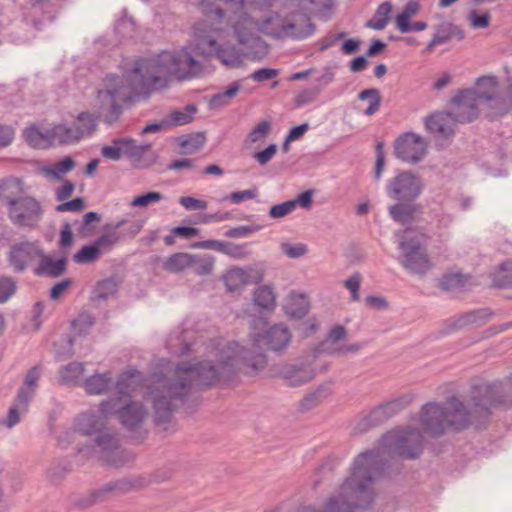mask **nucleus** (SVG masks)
I'll return each instance as SVG.
<instances>
[{
    "instance_id": "7",
    "label": "nucleus",
    "mask_w": 512,
    "mask_h": 512,
    "mask_svg": "<svg viewBox=\"0 0 512 512\" xmlns=\"http://www.w3.org/2000/svg\"><path fill=\"white\" fill-rule=\"evenodd\" d=\"M470 401L473 414L483 418V424L486 425L493 410L512 408V380L505 378L475 384L471 387Z\"/></svg>"
},
{
    "instance_id": "61",
    "label": "nucleus",
    "mask_w": 512,
    "mask_h": 512,
    "mask_svg": "<svg viewBox=\"0 0 512 512\" xmlns=\"http://www.w3.org/2000/svg\"><path fill=\"white\" fill-rule=\"evenodd\" d=\"M271 130V123L269 121L259 122L254 129L248 134L246 142L256 143L267 137Z\"/></svg>"
},
{
    "instance_id": "52",
    "label": "nucleus",
    "mask_w": 512,
    "mask_h": 512,
    "mask_svg": "<svg viewBox=\"0 0 512 512\" xmlns=\"http://www.w3.org/2000/svg\"><path fill=\"white\" fill-rule=\"evenodd\" d=\"M101 256V250L94 244L83 246L74 256V262L78 264H87L96 261Z\"/></svg>"
},
{
    "instance_id": "28",
    "label": "nucleus",
    "mask_w": 512,
    "mask_h": 512,
    "mask_svg": "<svg viewBox=\"0 0 512 512\" xmlns=\"http://www.w3.org/2000/svg\"><path fill=\"white\" fill-rule=\"evenodd\" d=\"M147 484L145 478H122L115 481H110L101 486L105 498L107 499L108 494L116 492L124 494L132 490H138L145 487Z\"/></svg>"
},
{
    "instance_id": "54",
    "label": "nucleus",
    "mask_w": 512,
    "mask_h": 512,
    "mask_svg": "<svg viewBox=\"0 0 512 512\" xmlns=\"http://www.w3.org/2000/svg\"><path fill=\"white\" fill-rule=\"evenodd\" d=\"M254 303L264 309H269L274 306L275 297L273 291L268 286H261L254 292Z\"/></svg>"
},
{
    "instance_id": "20",
    "label": "nucleus",
    "mask_w": 512,
    "mask_h": 512,
    "mask_svg": "<svg viewBox=\"0 0 512 512\" xmlns=\"http://www.w3.org/2000/svg\"><path fill=\"white\" fill-rule=\"evenodd\" d=\"M245 56L246 54L235 45L224 43L218 44L214 57L227 68L236 69L244 66Z\"/></svg>"
},
{
    "instance_id": "16",
    "label": "nucleus",
    "mask_w": 512,
    "mask_h": 512,
    "mask_svg": "<svg viewBox=\"0 0 512 512\" xmlns=\"http://www.w3.org/2000/svg\"><path fill=\"white\" fill-rule=\"evenodd\" d=\"M120 448L117 433L109 428L104 427L93 438L91 449L100 454V458L105 462L116 467L122 464L115 459V454Z\"/></svg>"
},
{
    "instance_id": "58",
    "label": "nucleus",
    "mask_w": 512,
    "mask_h": 512,
    "mask_svg": "<svg viewBox=\"0 0 512 512\" xmlns=\"http://www.w3.org/2000/svg\"><path fill=\"white\" fill-rule=\"evenodd\" d=\"M122 137L114 138L112 140V145L103 146L101 149V154L104 158L119 161L123 154V143Z\"/></svg>"
},
{
    "instance_id": "31",
    "label": "nucleus",
    "mask_w": 512,
    "mask_h": 512,
    "mask_svg": "<svg viewBox=\"0 0 512 512\" xmlns=\"http://www.w3.org/2000/svg\"><path fill=\"white\" fill-rule=\"evenodd\" d=\"M310 310V302L304 294L292 293L290 300L285 306V313L291 319L300 320L304 318Z\"/></svg>"
},
{
    "instance_id": "53",
    "label": "nucleus",
    "mask_w": 512,
    "mask_h": 512,
    "mask_svg": "<svg viewBox=\"0 0 512 512\" xmlns=\"http://www.w3.org/2000/svg\"><path fill=\"white\" fill-rule=\"evenodd\" d=\"M102 110L105 111L103 122L108 125L116 123L123 113V107L114 100H104V109Z\"/></svg>"
},
{
    "instance_id": "18",
    "label": "nucleus",
    "mask_w": 512,
    "mask_h": 512,
    "mask_svg": "<svg viewBox=\"0 0 512 512\" xmlns=\"http://www.w3.org/2000/svg\"><path fill=\"white\" fill-rule=\"evenodd\" d=\"M316 376L312 364L300 362L296 364H286L280 370V377L285 380L290 387H299L310 381Z\"/></svg>"
},
{
    "instance_id": "27",
    "label": "nucleus",
    "mask_w": 512,
    "mask_h": 512,
    "mask_svg": "<svg viewBox=\"0 0 512 512\" xmlns=\"http://www.w3.org/2000/svg\"><path fill=\"white\" fill-rule=\"evenodd\" d=\"M452 118L453 121L457 122L454 119L453 112L444 114V113H435L432 114L425 119V127L426 129L435 134L440 135L442 137H449L454 134L453 128L449 125L448 119Z\"/></svg>"
},
{
    "instance_id": "34",
    "label": "nucleus",
    "mask_w": 512,
    "mask_h": 512,
    "mask_svg": "<svg viewBox=\"0 0 512 512\" xmlns=\"http://www.w3.org/2000/svg\"><path fill=\"white\" fill-rule=\"evenodd\" d=\"M206 142L204 132H194L179 136L177 143L183 149L182 154L190 155L200 150Z\"/></svg>"
},
{
    "instance_id": "11",
    "label": "nucleus",
    "mask_w": 512,
    "mask_h": 512,
    "mask_svg": "<svg viewBox=\"0 0 512 512\" xmlns=\"http://www.w3.org/2000/svg\"><path fill=\"white\" fill-rule=\"evenodd\" d=\"M497 96L494 93L479 92L476 93L471 89L460 90L453 98L452 102L455 104L453 111L454 119L458 123H469L475 120L478 115L477 101L495 100Z\"/></svg>"
},
{
    "instance_id": "35",
    "label": "nucleus",
    "mask_w": 512,
    "mask_h": 512,
    "mask_svg": "<svg viewBox=\"0 0 512 512\" xmlns=\"http://www.w3.org/2000/svg\"><path fill=\"white\" fill-rule=\"evenodd\" d=\"M329 386L320 385L316 390L307 393L299 402L301 412H307L317 407L325 398L330 395Z\"/></svg>"
},
{
    "instance_id": "1",
    "label": "nucleus",
    "mask_w": 512,
    "mask_h": 512,
    "mask_svg": "<svg viewBox=\"0 0 512 512\" xmlns=\"http://www.w3.org/2000/svg\"><path fill=\"white\" fill-rule=\"evenodd\" d=\"M241 365L237 342H229L220 351L217 364L207 360L195 364L177 363L171 374L161 375L152 391L155 424L169 423L173 412L186 402L194 385L212 386L220 381H231L240 372Z\"/></svg>"
},
{
    "instance_id": "30",
    "label": "nucleus",
    "mask_w": 512,
    "mask_h": 512,
    "mask_svg": "<svg viewBox=\"0 0 512 512\" xmlns=\"http://www.w3.org/2000/svg\"><path fill=\"white\" fill-rule=\"evenodd\" d=\"M83 385L87 394L101 395L106 393L114 385V382L109 373H97L88 377Z\"/></svg>"
},
{
    "instance_id": "50",
    "label": "nucleus",
    "mask_w": 512,
    "mask_h": 512,
    "mask_svg": "<svg viewBox=\"0 0 512 512\" xmlns=\"http://www.w3.org/2000/svg\"><path fill=\"white\" fill-rule=\"evenodd\" d=\"M413 400V396L410 394L402 395L396 399L388 401L384 404H381L383 409L385 410L388 418H392L405 408H407Z\"/></svg>"
},
{
    "instance_id": "48",
    "label": "nucleus",
    "mask_w": 512,
    "mask_h": 512,
    "mask_svg": "<svg viewBox=\"0 0 512 512\" xmlns=\"http://www.w3.org/2000/svg\"><path fill=\"white\" fill-rule=\"evenodd\" d=\"M75 166V160L70 156H66L52 166L45 168L44 173L46 176L60 179L63 174L73 170Z\"/></svg>"
},
{
    "instance_id": "4",
    "label": "nucleus",
    "mask_w": 512,
    "mask_h": 512,
    "mask_svg": "<svg viewBox=\"0 0 512 512\" xmlns=\"http://www.w3.org/2000/svg\"><path fill=\"white\" fill-rule=\"evenodd\" d=\"M250 337L251 347L239 346V355L244 367L250 368L252 372H259L268 363L265 351L283 353L288 348L292 335L285 325H269L265 319L256 318L251 323Z\"/></svg>"
},
{
    "instance_id": "15",
    "label": "nucleus",
    "mask_w": 512,
    "mask_h": 512,
    "mask_svg": "<svg viewBox=\"0 0 512 512\" xmlns=\"http://www.w3.org/2000/svg\"><path fill=\"white\" fill-rule=\"evenodd\" d=\"M123 155L131 160L137 168H149L156 163L158 155L151 151L152 145L137 144V141L130 137H122Z\"/></svg>"
},
{
    "instance_id": "33",
    "label": "nucleus",
    "mask_w": 512,
    "mask_h": 512,
    "mask_svg": "<svg viewBox=\"0 0 512 512\" xmlns=\"http://www.w3.org/2000/svg\"><path fill=\"white\" fill-rule=\"evenodd\" d=\"M217 40L209 35L198 36L194 44L188 45L197 57L210 58L214 57L218 46Z\"/></svg>"
},
{
    "instance_id": "32",
    "label": "nucleus",
    "mask_w": 512,
    "mask_h": 512,
    "mask_svg": "<svg viewBox=\"0 0 512 512\" xmlns=\"http://www.w3.org/2000/svg\"><path fill=\"white\" fill-rule=\"evenodd\" d=\"M389 420L385 410L381 405L373 408L369 414L364 416L356 425L359 433L367 432L369 429L375 428Z\"/></svg>"
},
{
    "instance_id": "9",
    "label": "nucleus",
    "mask_w": 512,
    "mask_h": 512,
    "mask_svg": "<svg viewBox=\"0 0 512 512\" xmlns=\"http://www.w3.org/2000/svg\"><path fill=\"white\" fill-rule=\"evenodd\" d=\"M99 411L104 417L116 415L119 422L130 431L139 428L147 415V410L141 402H125L122 397H110L102 401Z\"/></svg>"
},
{
    "instance_id": "47",
    "label": "nucleus",
    "mask_w": 512,
    "mask_h": 512,
    "mask_svg": "<svg viewBox=\"0 0 512 512\" xmlns=\"http://www.w3.org/2000/svg\"><path fill=\"white\" fill-rule=\"evenodd\" d=\"M358 99L361 101H364L367 99L370 100L369 106L364 111V114L366 116H371V115L375 114L379 110L381 102H382V97H381L380 91L376 88H369V89L362 90L358 94Z\"/></svg>"
},
{
    "instance_id": "2",
    "label": "nucleus",
    "mask_w": 512,
    "mask_h": 512,
    "mask_svg": "<svg viewBox=\"0 0 512 512\" xmlns=\"http://www.w3.org/2000/svg\"><path fill=\"white\" fill-rule=\"evenodd\" d=\"M204 64L184 46L175 51H162L150 58L135 61L128 82L137 94L151 93L165 84V76H173L179 81L199 78L204 73Z\"/></svg>"
},
{
    "instance_id": "37",
    "label": "nucleus",
    "mask_w": 512,
    "mask_h": 512,
    "mask_svg": "<svg viewBox=\"0 0 512 512\" xmlns=\"http://www.w3.org/2000/svg\"><path fill=\"white\" fill-rule=\"evenodd\" d=\"M470 278L468 274L447 273L438 280V287L447 292L459 291L465 288Z\"/></svg>"
},
{
    "instance_id": "62",
    "label": "nucleus",
    "mask_w": 512,
    "mask_h": 512,
    "mask_svg": "<svg viewBox=\"0 0 512 512\" xmlns=\"http://www.w3.org/2000/svg\"><path fill=\"white\" fill-rule=\"evenodd\" d=\"M281 251L289 258L296 259L305 256L308 253V247L306 244L297 243H282Z\"/></svg>"
},
{
    "instance_id": "63",
    "label": "nucleus",
    "mask_w": 512,
    "mask_h": 512,
    "mask_svg": "<svg viewBox=\"0 0 512 512\" xmlns=\"http://www.w3.org/2000/svg\"><path fill=\"white\" fill-rule=\"evenodd\" d=\"M16 292V282L12 277H0V303L6 302Z\"/></svg>"
},
{
    "instance_id": "24",
    "label": "nucleus",
    "mask_w": 512,
    "mask_h": 512,
    "mask_svg": "<svg viewBox=\"0 0 512 512\" xmlns=\"http://www.w3.org/2000/svg\"><path fill=\"white\" fill-rule=\"evenodd\" d=\"M39 258H41V261L34 269L35 275L57 278L66 273L68 262L66 257L63 256L54 260L43 253V256H40Z\"/></svg>"
},
{
    "instance_id": "59",
    "label": "nucleus",
    "mask_w": 512,
    "mask_h": 512,
    "mask_svg": "<svg viewBox=\"0 0 512 512\" xmlns=\"http://www.w3.org/2000/svg\"><path fill=\"white\" fill-rule=\"evenodd\" d=\"M321 92V87H310L302 90L294 98V105L296 107H302L309 103L314 102Z\"/></svg>"
},
{
    "instance_id": "36",
    "label": "nucleus",
    "mask_w": 512,
    "mask_h": 512,
    "mask_svg": "<svg viewBox=\"0 0 512 512\" xmlns=\"http://www.w3.org/2000/svg\"><path fill=\"white\" fill-rule=\"evenodd\" d=\"M421 9V5L416 0H409L404 6L401 13H399L395 18V24L397 29L401 33L410 32L409 21L411 17L417 15Z\"/></svg>"
},
{
    "instance_id": "55",
    "label": "nucleus",
    "mask_w": 512,
    "mask_h": 512,
    "mask_svg": "<svg viewBox=\"0 0 512 512\" xmlns=\"http://www.w3.org/2000/svg\"><path fill=\"white\" fill-rule=\"evenodd\" d=\"M70 472V465L68 462L53 463L47 470V478L53 484L60 483Z\"/></svg>"
},
{
    "instance_id": "21",
    "label": "nucleus",
    "mask_w": 512,
    "mask_h": 512,
    "mask_svg": "<svg viewBox=\"0 0 512 512\" xmlns=\"http://www.w3.org/2000/svg\"><path fill=\"white\" fill-rule=\"evenodd\" d=\"M103 414L97 415L92 412L82 413L75 422V430L85 436H95L105 427Z\"/></svg>"
},
{
    "instance_id": "8",
    "label": "nucleus",
    "mask_w": 512,
    "mask_h": 512,
    "mask_svg": "<svg viewBox=\"0 0 512 512\" xmlns=\"http://www.w3.org/2000/svg\"><path fill=\"white\" fill-rule=\"evenodd\" d=\"M426 240L424 233H416L413 229L406 228L399 241L402 251L400 263L412 274L424 276L433 266L425 247Z\"/></svg>"
},
{
    "instance_id": "56",
    "label": "nucleus",
    "mask_w": 512,
    "mask_h": 512,
    "mask_svg": "<svg viewBox=\"0 0 512 512\" xmlns=\"http://www.w3.org/2000/svg\"><path fill=\"white\" fill-rule=\"evenodd\" d=\"M283 28L287 33L290 31V35L292 37L296 39H304L314 33L316 26L311 22L309 18H306V24L304 28H299L295 23H287L283 26Z\"/></svg>"
},
{
    "instance_id": "26",
    "label": "nucleus",
    "mask_w": 512,
    "mask_h": 512,
    "mask_svg": "<svg viewBox=\"0 0 512 512\" xmlns=\"http://www.w3.org/2000/svg\"><path fill=\"white\" fill-rule=\"evenodd\" d=\"M47 140L57 142L59 145H69L81 140V133L76 126L70 127L66 124H58L46 131Z\"/></svg>"
},
{
    "instance_id": "25",
    "label": "nucleus",
    "mask_w": 512,
    "mask_h": 512,
    "mask_svg": "<svg viewBox=\"0 0 512 512\" xmlns=\"http://www.w3.org/2000/svg\"><path fill=\"white\" fill-rule=\"evenodd\" d=\"M133 71V69L127 73L126 75V82L128 84V87L130 88L131 92L133 94L127 93L126 88L123 85H116L114 87H107L105 90H99L98 91V99L101 101L100 109H104V100H114L116 102H123V103H129L134 101L135 96H139L136 92L133 91L132 87L130 86L128 82V75ZM143 93H140L142 95ZM147 95L148 93H144Z\"/></svg>"
},
{
    "instance_id": "39",
    "label": "nucleus",
    "mask_w": 512,
    "mask_h": 512,
    "mask_svg": "<svg viewBox=\"0 0 512 512\" xmlns=\"http://www.w3.org/2000/svg\"><path fill=\"white\" fill-rule=\"evenodd\" d=\"M194 262V255L188 253H175L167 258L164 262L163 268L166 271L178 273L186 268H191Z\"/></svg>"
},
{
    "instance_id": "41",
    "label": "nucleus",
    "mask_w": 512,
    "mask_h": 512,
    "mask_svg": "<svg viewBox=\"0 0 512 512\" xmlns=\"http://www.w3.org/2000/svg\"><path fill=\"white\" fill-rule=\"evenodd\" d=\"M140 377V372L136 369L128 370L122 373L115 383L117 392L119 394L118 397H127L131 395V392L134 390L136 381L135 378Z\"/></svg>"
},
{
    "instance_id": "17",
    "label": "nucleus",
    "mask_w": 512,
    "mask_h": 512,
    "mask_svg": "<svg viewBox=\"0 0 512 512\" xmlns=\"http://www.w3.org/2000/svg\"><path fill=\"white\" fill-rule=\"evenodd\" d=\"M493 316L494 311L490 308H480L462 313L449 322L448 332L482 327L489 322Z\"/></svg>"
},
{
    "instance_id": "46",
    "label": "nucleus",
    "mask_w": 512,
    "mask_h": 512,
    "mask_svg": "<svg viewBox=\"0 0 512 512\" xmlns=\"http://www.w3.org/2000/svg\"><path fill=\"white\" fill-rule=\"evenodd\" d=\"M451 29H453L452 23L444 22L439 24L436 27V33L433 35L426 47V51L431 52L437 45L448 43L452 38Z\"/></svg>"
},
{
    "instance_id": "13",
    "label": "nucleus",
    "mask_w": 512,
    "mask_h": 512,
    "mask_svg": "<svg viewBox=\"0 0 512 512\" xmlns=\"http://www.w3.org/2000/svg\"><path fill=\"white\" fill-rule=\"evenodd\" d=\"M426 153L427 143L415 133H404L394 142V154L404 162L416 164L423 159Z\"/></svg>"
},
{
    "instance_id": "3",
    "label": "nucleus",
    "mask_w": 512,
    "mask_h": 512,
    "mask_svg": "<svg viewBox=\"0 0 512 512\" xmlns=\"http://www.w3.org/2000/svg\"><path fill=\"white\" fill-rule=\"evenodd\" d=\"M384 461L378 450H366L353 461L350 475L340 487L339 495L328 498L323 511L355 512L369 510L374 502L372 484L382 473Z\"/></svg>"
},
{
    "instance_id": "64",
    "label": "nucleus",
    "mask_w": 512,
    "mask_h": 512,
    "mask_svg": "<svg viewBox=\"0 0 512 512\" xmlns=\"http://www.w3.org/2000/svg\"><path fill=\"white\" fill-rule=\"evenodd\" d=\"M234 32L237 37V41L241 45L252 46L256 41L259 40L253 32L245 29L240 23L234 26Z\"/></svg>"
},
{
    "instance_id": "6",
    "label": "nucleus",
    "mask_w": 512,
    "mask_h": 512,
    "mask_svg": "<svg viewBox=\"0 0 512 512\" xmlns=\"http://www.w3.org/2000/svg\"><path fill=\"white\" fill-rule=\"evenodd\" d=\"M446 404L429 402L421 408V427L431 437L443 435L447 428L462 431L471 423V412L458 397H449Z\"/></svg>"
},
{
    "instance_id": "49",
    "label": "nucleus",
    "mask_w": 512,
    "mask_h": 512,
    "mask_svg": "<svg viewBox=\"0 0 512 512\" xmlns=\"http://www.w3.org/2000/svg\"><path fill=\"white\" fill-rule=\"evenodd\" d=\"M106 498L102 491V488H98L88 492L87 494L78 496L73 501V506L78 509H87L96 503L105 501Z\"/></svg>"
},
{
    "instance_id": "51",
    "label": "nucleus",
    "mask_w": 512,
    "mask_h": 512,
    "mask_svg": "<svg viewBox=\"0 0 512 512\" xmlns=\"http://www.w3.org/2000/svg\"><path fill=\"white\" fill-rule=\"evenodd\" d=\"M95 323L96 319L92 314L82 312L72 321L71 326L78 336H82L88 334Z\"/></svg>"
},
{
    "instance_id": "45",
    "label": "nucleus",
    "mask_w": 512,
    "mask_h": 512,
    "mask_svg": "<svg viewBox=\"0 0 512 512\" xmlns=\"http://www.w3.org/2000/svg\"><path fill=\"white\" fill-rule=\"evenodd\" d=\"M197 108L193 104L186 105L184 110H174L168 118H166L169 127L180 126L190 123L193 120Z\"/></svg>"
},
{
    "instance_id": "14",
    "label": "nucleus",
    "mask_w": 512,
    "mask_h": 512,
    "mask_svg": "<svg viewBox=\"0 0 512 512\" xmlns=\"http://www.w3.org/2000/svg\"><path fill=\"white\" fill-rule=\"evenodd\" d=\"M40 256H43V250L38 242L22 241L11 245L7 261L15 273H22Z\"/></svg>"
},
{
    "instance_id": "38",
    "label": "nucleus",
    "mask_w": 512,
    "mask_h": 512,
    "mask_svg": "<svg viewBox=\"0 0 512 512\" xmlns=\"http://www.w3.org/2000/svg\"><path fill=\"white\" fill-rule=\"evenodd\" d=\"M85 371L84 364L80 362H71L62 366L59 371L60 382L64 385L75 386Z\"/></svg>"
},
{
    "instance_id": "12",
    "label": "nucleus",
    "mask_w": 512,
    "mask_h": 512,
    "mask_svg": "<svg viewBox=\"0 0 512 512\" xmlns=\"http://www.w3.org/2000/svg\"><path fill=\"white\" fill-rule=\"evenodd\" d=\"M43 213L40 202L32 196H23L7 209L8 218L14 225L29 229L38 226Z\"/></svg>"
},
{
    "instance_id": "40",
    "label": "nucleus",
    "mask_w": 512,
    "mask_h": 512,
    "mask_svg": "<svg viewBox=\"0 0 512 512\" xmlns=\"http://www.w3.org/2000/svg\"><path fill=\"white\" fill-rule=\"evenodd\" d=\"M77 124L75 125L77 131L81 133V139L85 136H91L95 133L98 127L99 116L88 111L80 112L77 117Z\"/></svg>"
},
{
    "instance_id": "42",
    "label": "nucleus",
    "mask_w": 512,
    "mask_h": 512,
    "mask_svg": "<svg viewBox=\"0 0 512 512\" xmlns=\"http://www.w3.org/2000/svg\"><path fill=\"white\" fill-rule=\"evenodd\" d=\"M223 281L228 291L235 292L249 282V276L244 269L233 268L223 276Z\"/></svg>"
},
{
    "instance_id": "10",
    "label": "nucleus",
    "mask_w": 512,
    "mask_h": 512,
    "mask_svg": "<svg viewBox=\"0 0 512 512\" xmlns=\"http://www.w3.org/2000/svg\"><path fill=\"white\" fill-rule=\"evenodd\" d=\"M381 442L402 459H417L423 452L424 437L417 428L408 427L401 433L388 432Z\"/></svg>"
},
{
    "instance_id": "22",
    "label": "nucleus",
    "mask_w": 512,
    "mask_h": 512,
    "mask_svg": "<svg viewBox=\"0 0 512 512\" xmlns=\"http://www.w3.org/2000/svg\"><path fill=\"white\" fill-rule=\"evenodd\" d=\"M40 375L41 367L39 365H35L28 370L16 396L15 401H17L19 405H23L25 408L28 407L30 400L35 394V388L37 387Z\"/></svg>"
},
{
    "instance_id": "29",
    "label": "nucleus",
    "mask_w": 512,
    "mask_h": 512,
    "mask_svg": "<svg viewBox=\"0 0 512 512\" xmlns=\"http://www.w3.org/2000/svg\"><path fill=\"white\" fill-rule=\"evenodd\" d=\"M120 284L121 280L116 275L98 281L92 291V300L105 301L113 297L117 293Z\"/></svg>"
},
{
    "instance_id": "5",
    "label": "nucleus",
    "mask_w": 512,
    "mask_h": 512,
    "mask_svg": "<svg viewBox=\"0 0 512 512\" xmlns=\"http://www.w3.org/2000/svg\"><path fill=\"white\" fill-rule=\"evenodd\" d=\"M423 191V183L419 176L410 171H400L386 186L387 196L397 202L388 207L391 219L401 225H409L418 221L424 211L417 203V198Z\"/></svg>"
},
{
    "instance_id": "44",
    "label": "nucleus",
    "mask_w": 512,
    "mask_h": 512,
    "mask_svg": "<svg viewBox=\"0 0 512 512\" xmlns=\"http://www.w3.org/2000/svg\"><path fill=\"white\" fill-rule=\"evenodd\" d=\"M493 286L501 289L512 287V261L508 260L499 265L493 274Z\"/></svg>"
},
{
    "instance_id": "57",
    "label": "nucleus",
    "mask_w": 512,
    "mask_h": 512,
    "mask_svg": "<svg viewBox=\"0 0 512 512\" xmlns=\"http://www.w3.org/2000/svg\"><path fill=\"white\" fill-rule=\"evenodd\" d=\"M214 267V258L211 255L194 256V262L191 268L197 275H208Z\"/></svg>"
},
{
    "instance_id": "60",
    "label": "nucleus",
    "mask_w": 512,
    "mask_h": 512,
    "mask_svg": "<svg viewBox=\"0 0 512 512\" xmlns=\"http://www.w3.org/2000/svg\"><path fill=\"white\" fill-rule=\"evenodd\" d=\"M164 198L163 194L157 191H149L133 198L132 207H146L152 203L159 202Z\"/></svg>"
},
{
    "instance_id": "19",
    "label": "nucleus",
    "mask_w": 512,
    "mask_h": 512,
    "mask_svg": "<svg viewBox=\"0 0 512 512\" xmlns=\"http://www.w3.org/2000/svg\"><path fill=\"white\" fill-rule=\"evenodd\" d=\"M236 4L243 7L244 0H201L199 7L201 13L211 24L222 23L225 18L224 5Z\"/></svg>"
},
{
    "instance_id": "23",
    "label": "nucleus",
    "mask_w": 512,
    "mask_h": 512,
    "mask_svg": "<svg viewBox=\"0 0 512 512\" xmlns=\"http://www.w3.org/2000/svg\"><path fill=\"white\" fill-rule=\"evenodd\" d=\"M22 182L18 178L9 177L0 181V203L9 209L23 196Z\"/></svg>"
},
{
    "instance_id": "43",
    "label": "nucleus",
    "mask_w": 512,
    "mask_h": 512,
    "mask_svg": "<svg viewBox=\"0 0 512 512\" xmlns=\"http://www.w3.org/2000/svg\"><path fill=\"white\" fill-rule=\"evenodd\" d=\"M392 4L389 1L381 3L372 19L366 22V27L374 30H383L389 22Z\"/></svg>"
}]
</instances>
